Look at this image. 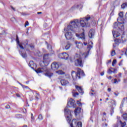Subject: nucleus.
Segmentation results:
<instances>
[{"mask_svg":"<svg viewBox=\"0 0 127 127\" xmlns=\"http://www.w3.org/2000/svg\"><path fill=\"white\" fill-rule=\"evenodd\" d=\"M91 20V17L88 16L85 18H81L80 20L75 19L70 22L69 25L67 26V32L65 34V37L67 40H70L72 39V31L73 33H75L79 31V27L80 26V23L82 27H86V26H89V23L88 21Z\"/></svg>","mask_w":127,"mask_h":127,"instance_id":"1","label":"nucleus"},{"mask_svg":"<svg viewBox=\"0 0 127 127\" xmlns=\"http://www.w3.org/2000/svg\"><path fill=\"white\" fill-rule=\"evenodd\" d=\"M77 73L75 72V71H72L71 72V75L74 81H75V80H77V79H80L81 76H85V73H84V71L82 70L80 68H77Z\"/></svg>","mask_w":127,"mask_h":127,"instance_id":"2","label":"nucleus"},{"mask_svg":"<svg viewBox=\"0 0 127 127\" xmlns=\"http://www.w3.org/2000/svg\"><path fill=\"white\" fill-rule=\"evenodd\" d=\"M74 59L75 60L74 61L75 66L77 67H83V62H82V58H81L80 54H76L74 56Z\"/></svg>","mask_w":127,"mask_h":127,"instance_id":"3","label":"nucleus"},{"mask_svg":"<svg viewBox=\"0 0 127 127\" xmlns=\"http://www.w3.org/2000/svg\"><path fill=\"white\" fill-rule=\"evenodd\" d=\"M64 115L66 116V121L68 124L71 123V120L72 119L71 111L68 109V107L64 108Z\"/></svg>","mask_w":127,"mask_h":127,"instance_id":"4","label":"nucleus"},{"mask_svg":"<svg viewBox=\"0 0 127 127\" xmlns=\"http://www.w3.org/2000/svg\"><path fill=\"white\" fill-rule=\"evenodd\" d=\"M71 127H82V122H79L77 123L76 120H72V123L70 125Z\"/></svg>","mask_w":127,"mask_h":127,"instance_id":"5","label":"nucleus"},{"mask_svg":"<svg viewBox=\"0 0 127 127\" xmlns=\"http://www.w3.org/2000/svg\"><path fill=\"white\" fill-rule=\"evenodd\" d=\"M67 105L68 107H73V108H76V104H75V100L70 98L69 101L67 102Z\"/></svg>","mask_w":127,"mask_h":127,"instance_id":"6","label":"nucleus"},{"mask_svg":"<svg viewBox=\"0 0 127 127\" xmlns=\"http://www.w3.org/2000/svg\"><path fill=\"white\" fill-rule=\"evenodd\" d=\"M47 67H46V66L43 67H40L38 68L37 70H36V72L38 74L39 73H43V72H47Z\"/></svg>","mask_w":127,"mask_h":127,"instance_id":"7","label":"nucleus"},{"mask_svg":"<svg viewBox=\"0 0 127 127\" xmlns=\"http://www.w3.org/2000/svg\"><path fill=\"white\" fill-rule=\"evenodd\" d=\"M43 62L46 64H49L50 60L48 54H45L43 56Z\"/></svg>","mask_w":127,"mask_h":127,"instance_id":"8","label":"nucleus"},{"mask_svg":"<svg viewBox=\"0 0 127 127\" xmlns=\"http://www.w3.org/2000/svg\"><path fill=\"white\" fill-rule=\"evenodd\" d=\"M58 68H59V64L56 63H54L52 64H51V68L52 70H54V71H56V70L58 69Z\"/></svg>","mask_w":127,"mask_h":127,"instance_id":"9","label":"nucleus"},{"mask_svg":"<svg viewBox=\"0 0 127 127\" xmlns=\"http://www.w3.org/2000/svg\"><path fill=\"white\" fill-rule=\"evenodd\" d=\"M89 45L87 46V49H88V51L87 52V53L86 54V55L85 56V58H87V56H89V53L90 52V50L93 48V46L91 45V44L93 45L92 42H89Z\"/></svg>","mask_w":127,"mask_h":127,"instance_id":"10","label":"nucleus"},{"mask_svg":"<svg viewBox=\"0 0 127 127\" xmlns=\"http://www.w3.org/2000/svg\"><path fill=\"white\" fill-rule=\"evenodd\" d=\"M28 65L33 70H34V68H36V64L34 63V62H33V61H30Z\"/></svg>","mask_w":127,"mask_h":127,"instance_id":"11","label":"nucleus"},{"mask_svg":"<svg viewBox=\"0 0 127 127\" xmlns=\"http://www.w3.org/2000/svg\"><path fill=\"white\" fill-rule=\"evenodd\" d=\"M16 41L17 42V45L18 46H19L21 49H22V50L24 49V48L22 46V45L20 44L19 39L18 38V36L17 35H16Z\"/></svg>","mask_w":127,"mask_h":127,"instance_id":"12","label":"nucleus"},{"mask_svg":"<svg viewBox=\"0 0 127 127\" xmlns=\"http://www.w3.org/2000/svg\"><path fill=\"white\" fill-rule=\"evenodd\" d=\"M75 35L77 37H79V38L82 39V40H84V39H85V32H84V31L81 34L79 35L78 34H76Z\"/></svg>","mask_w":127,"mask_h":127,"instance_id":"13","label":"nucleus"},{"mask_svg":"<svg viewBox=\"0 0 127 127\" xmlns=\"http://www.w3.org/2000/svg\"><path fill=\"white\" fill-rule=\"evenodd\" d=\"M94 35H95V30H90L89 33V37L90 38H93V37H94Z\"/></svg>","mask_w":127,"mask_h":127,"instance_id":"14","label":"nucleus"},{"mask_svg":"<svg viewBox=\"0 0 127 127\" xmlns=\"http://www.w3.org/2000/svg\"><path fill=\"white\" fill-rule=\"evenodd\" d=\"M61 83L62 86H66V85L69 84V81L65 79H62L61 80Z\"/></svg>","mask_w":127,"mask_h":127,"instance_id":"15","label":"nucleus"},{"mask_svg":"<svg viewBox=\"0 0 127 127\" xmlns=\"http://www.w3.org/2000/svg\"><path fill=\"white\" fill-rule=\"evenodd\" d=\"M63 58L62 59H64V60H68V58H69V55L66 53H63Z\"/></svg>","mask_w":127,"mask_h":127,"instance_id":"16","label":"nucleus"},{"mask_svg":"<svg viewBox=\"0 0 127 127\" xmlns=\"http://www.w3.org/2000/svg\"><path fill=\"white\" fill-rule=\"evenodd\" d=\"M119 17H118V18L117 19L118 21H119V20H122L121 18H123V17H124V12H120L119 13Z\"/></svg>","mask_w":127,"mask_h":127,"instance_id":"17","label":"nucleus"},{"mask_svg":"<svg viewBox=\"0 0 127 127\" xmlns=\"http://www.w3.org/2000/svg\"><path fill=\"white\" fill-rule=\"evenodd\" d=\"M75 88H76V90H77V91L79 92V93H80L81 94L83 93V89H82V88H81L80 87H79L78 85H76Z\"/></svg>","mask_w":127,"mask_h":127,"instance_id":"18","label":"nucleus"},{"mask_svg":"<svg viewBox=\"0 0 127 127\" xmlns=\"http://www.w3.org/2000/svg\"><path fill=\"white\" fill-rule=\"evenodd\" d=\"M124 23H125V22L118 23V27L119 29H123L125 28V27L124 26Z\"/></svg>","mask_w":127,"mask_h":127,"instance_id":"19","label":"nucleus"},{"mask_svg":"<svg viewBox=\"0 0 127 127\" xmlns=\"http://www.w3.org/2000/svg\"><path fill=\"white\" fill-rule=\"evenodd\" d=\"M70 47H71V44L68 42L66 45L65 46V50H69L70 49Z\"/></svg>","mask_w":127,"mask_h":127,"instance_id":"20","label":"nucleus"},{"mask_svg":"<svg viewBox=\"0 0 127 127\" xmlns=\"http://www.w3.org/2000/svg\"><path fill=\"white\" fill-rule=\"evenodd\" d=\"M80 112H81V108H80V107L77 108L74 110V113H75V115H76V114H79Z\"/></svg>","mask_w":127,"mask_h":127,"instance_id":"21","label":"nucleus"},{"mask_svg":"<svg viewBox=\"0 0 127 127\" xmlns=\"http://www.w3.org/2000/svg\"><path fill=\"white\" fill-rule=\"evenodd\" d=\"M20 52V55H21V56L23 58H26V57H27V55L26 54V53H22V52H21V51H19Z\"/></svg>","mask_w":127,"mask_h":127,"instance_id":"22","label":"nucleus"},{"mask_svg":"<svg viewBox=\"0 0 127 127\" xmlns=\"http://www.w3.org/2000/svg\"><path fill=\"white\" fill-rule=\"evenodd\" d=\"M45 75L46 76H47V77H49V78H51V77L53 76V73L50 72H47L45 73Z\"/></svg>","mask_w":127,"mask_h":127,"instance_id":"23","label":"nucleus"},{"mask_svg":"<svg viewBox=\"0 0 127 127\" xmlns=\"http://www.w3.org/2000/svg\"><path fill=\"white\" fill-rule=\"evenodd\" d=\"M115 44L117 46H119V43L121 42V39H115Z\"/></svg>","mask_w":127,"mask_h":127,"instance_id":"24","label":"nucleus"},{"mask_svg":"<svg viewBox=\"0 0 127 127\" xmlns=\"http://www.w3.org/2000/svg\"><path fill=\"white\" fill-rule=\"evenodd\" d=\"M126 7H127V3H124L121 5V8H123V9H125Z\"/></svg>","mask_w":127,"mask_h":127,"instance_id":"25","label":"nucleus"},{"mask_svg":"<svg viewBox=\"0 0 127 127\" xmlns=\"http://www.w3.org/2000/svg\"><path fill=\"white\" fill-rule=\"evenodd\" d=\"M56 73H58V74H59V75H64V74H65V72L62 70L57 71H56Z\"/></svg>","mask_w":127,"mask_h":127,"instance_id":"26","label":"nucleus"},{"mask_svg":"<svg viewBox=\"0 0 127 127\" xmlns=\"http://www.w3.org/2000/svg\"><path fill=\"white\" fill-rule=\"evenodd\" d=\"M120 123L121 124V127H126V122H122V121H120Z\"/></svg>","mask_w":127,"mask_h":127,"instance_id":"27","label":"nucleus"},{"mask_svg":"<svg viewBox=\"0 0 127 127\" xmlns=\"http://www.w3.org/2000/svg\"><path fill=\"white\" fill-rule=\"evenodd\" d=\"M125 102H126V98H124L123 100H122V102L121 104V107L123 108L124 107V104H125Z\"/></svg>","mask_w":127,"mask_h":127,"instance_id":"28","label":"nucleus"},{"mask_svg":"<svg viewBox=\"0 0 127 127\" xmlns=\"http://www.w3.org/2000/svg\"><path fill=\"white\" fill-rule=\"evenodd\" d=\"M31 121L32 123H33V122H34V120H35V118H34V116H33V114L31 113Z\"/></svg>","mask_w":127,"mask_h":127,"instance_id":"29","label":"nucleus"},{"mask_svg":"<svg viewBox=\"0 0 127 127\" xmlns=\"http://www.w3.org/2000/svg\"><path fill=\"white\" fill-rule=\"evenodd\" d=\"M112 33L114 38L119 37V36H120V35H117V34H116V32L113 31Z\"/></svg>","mask_w":127,"mask_h":127,"instance_id":"30","label":"nucleus"},{"mask_svg":"<svg viewBox=\"0 0 127 127\" xmlns=\"http://www.w3.org/2000/svg\"><path fill=\"white\" fill-rule=\"evenodd\" d=\"M123 119L124 120H125V121H127V114H124L123 115Z\"/></svg>","mask_w":127,"mask_h":127,"instance_id":"31","label":"nucleus"},{"mask_svg":"<svg viewBox=\"0 0 127 127\" xmlns=\"http://www.w3.org/2000/svg\"><path fill=\"white\" fill-rule=\"evenodd\" d=\"M38 120L39 121H42L43 120V117H42V115L40 114L38 117Z\"/></svg>","mask_w":127,"mask_h":127,"instance_id":"32","label":"nucleus"},{"mask_svg":"<svg viewBox=\"0 0 127 127\" xmlns=\"http://www.w3.org/2000/svg\"><path fill=\"white\" fill-rule=\"evenodd\" d=\"M115 64H117V60H114L112 62V66L113 67H115Z\"/></svg>","mask_w":127,"mask_h":127,"instance_id":"33","label":"nucleus"},{"mask_svg":"<svg viewBox=\"0 0 127 127\" xmlns=\"http://www.w3.org/2000/svg\"><path fill=\"white\" fill-rule=\"evenodd\" d=\"M58 57H59V58L62 59V58H63V53L59 54L58 55Z\"/></svg>","mask_w":127,"mask_h":127,"instance_id":"34","label":"nucleus"},{"mask_svg":"<svg viewBox=\"0 0 127 127\" xmlns=\"http://www.w3.org/2000/svg\"><path fill=\"white\" fill-rule=\"evenodd\" d=\"M29 46L30 47V48L32 49V50H33V49H34L35 46H34L33 44H30V45H29Z\"/></svg>","mask_w":127,"mask_h":127,"instance_id":"35","label":"nucleus"},{"mask_svg":"<svg viewBox=\"0 0 127 127\" xmlns=\"http://www.w3.org/2000/svg\"><path fill=\"white\" fill-rule=\"evenodd\" d=\"M115 55H116V51L113 50L111 53V56H115Z\"/></svg>","mask_w":127,"mask_h":127,"instance_id":"36","label":"nucleus"},{"mask_svg":"<svg viewBox=\"0 0 127 127\" xmlns=\"http://www.w3.org/2000/svg\"><path fill=\"white\" fill-rule=\"evenodd\" d=\"M118 25H119V24H118L117 22H115L114 24V28H117L118 27Z\"/></svg>","mask_w":127,"mask_h":127,"instance_id":"37","label":"nucleus"},{"mask_svg":"<svg viewBox=\"0 0 127 127\" xmlns=\"http://www.w3.org/2000/svg\"><path fill=\"white\" fill-rule=\"evenodd\" d=\"M47 48L48 49H49V50H51L52 47H51V45H47Z\"/></svg>","mask_w":127,"mask_h":127,"instance_id":"38","label":"nucleus"},{"mask_svg":"<svg viewBox=\"0 0 127 127\" xmlns=\"http://www.w3.org/2000/svg\"><path fill=\"white\" fill-rule=\"evenodd\" d=\"M29 25V23L28 21H26L25 23V27H26V26H28Z\"/></svg>","mask_w":127,"mask_h":127,"instance_id":"39","label":"nucleus"},{"mask_svg":"<svg viewBox=\"0 0 127 127\" xmlns=\"http://www.w3.org/2000/svg\"><path fill=\"white\" fill-rule=\"evenodd\" d=\"M110 112H111V115L113 116V114L114 113V108L112 107L111 108Z\"/></svg>","mask_w":127,"mask_h":127,"instance_id":"40","label":"nucleus"},{"mask_svg":"<svg viewBox=\"0 0 127 127\" xmlns=\"http://www.w3.org/2000/svg\"><path fill=\"white\" fill-rule=\"evenodd\" d=\"M66 79H70V75L68 74L65 75Z\"/></svg>","mask_w":127,"mask_h":127,"instance_id":"41","label":"nucleus"},{"mask_svg":"<svg viewBox=\"0 0 127 127\" xmlns=\"http://www.w3.org/2000/svg\"><path fill=\"white\" fill-rule=\"evenodd\" d=\"M76 96H79V93L78 92L74 93L73 94V97H76Z\"/></svg>","mask_w":127,"mask_h":127,"instance_id":"42","label":"nucleus"},{"mask_svg":"<svg viewBox=\"0 0 127 127\" xmlns=\"http://www.w3.org/2000/svg\"><path fill=\"white\" fill-rule=\"evenodd\" d=\"M107 72L108 74H112V73H113V71L111 69V68H110Z\"/></svg>","mask_w":127,"mask_h":127,"instance_id":"43","label":"nucleus"},{"mask_svg":"<svg viewBox=\"0 0 127 127\" xmlns=\"http://www.w3.org/2000/svg\"><path fill=\"white\" fill-rule=\"evenodd\" d=\"M114 84H118L119 83V81H118V79L117 78L114 79Z\"/></svg>","mask_w":127,"mask_h":127,"instance_id":"44","label":"nucleus"},{"mask_svg":"<svg viewBox=\"0 0 127 127\" xmlns=\"http://www.w3.org/2000/svg\"><path fill=\"white\" fill-rule=\"evenodd\" d=\"M77 105H78V106H79V107H81V106H82V104L80 102H79V101H77Z\"/></svg>","mask_w":127,"mask_h":127,"instance_id":"45","label":"nucleus"},{"mask_svg":"<svg viewBox=\"0 0 127 127\" xmlns=\"http://www.w3.org/2000/svg\"><path fill=\"white\" fill-rule=\"evenodd\" d=\"M5 109H10V106H9V105H7L5 107Z\"/></svg>","mask_w":127,"mask_h":127,"instance_id":"46","label":"nucleus"},{"mask_svg":"<svg viewBox=\"0 0 127 127\" xmlns=\"http://www.w3.org/2000/svg\"><path fill=\"white\" fill-rule=\"evenodd\" d=\"M11 20L12 21H15V20H16L15 19V18L12 17V18H11Z\"/></svg>","mask_w":127,"mask_h":127,"instance_id":"47","label":"nucleus"},{"mask_svg":"<svg viewBox=\"0 0 127 127\" xmlns=\"http://www.w3.org/2000/svg\"><path fill=\"white\" fill-rule=\"evenodd\" d=\"M90 96H94V95H96V93H91L90 92Z\"/></svg>","mask_w":127,"mask_h":127,"instance_id":"48","label":"nucleus"},{"mask_svg":"<svg viewBox=\"0 0 127 127\" xmlns=\"http://www.w3.org/2000/svg\"><path fill=\"white\" fill-rule=\"evenodd\" d=\"M112 102L114 103V105H115V106H116L117 105V102H116V101L115 100H112Z\"/></svg>","mask_w":127,"mask_h":127,"instance_id":"49","label":"nucleus"},{"mask_svg":"<svg viewBox=\"0 0 127 127\" xmlns=\"http://www.w3.org/2000/svg\"><path fill=\"white\" fill-rule=\"evenodd\" d=\"M113 73H117V69L114 68V69H113Z\"/></svg>","mask_w":127,"mask_h":127,"instance_id":"50","label":"nucleus"},{"mask_svg":"<svg viewBox=\"0 0 127 127\" xmlns=\"http://www.w3.org/2000/svg\"><path fill=\"white\" fill-rule=\"evenodd\" d=\"M16 97H17L18 98H20V95H19V94H18V93H17V94H16Z\"/></svg>","mask_w":127,"mask_h":127,"instance_id":"51","label":"nucleus"},{"mask_svg":"<svg viewBox=\"0 0 127 127\" xmlns=\"http://www.w3.org/2000/svg\"><path fill=\"white\" fill-rule=\"evenodd\" d=\"M114 95H115V96H116V97H118V96H119V93L114 92Z\"/></svg>","mask_w":127,"mask_h":127,"instance_id":"52","label":"nucleus"},{"mask_svg":"<svg viewBox=\"0 0 127 127\" xmlns=\"http://www.w3.org/2000/svg\"><path fill=\"white\" fill-rule=\"evenodd\" d=\"M11 8H12V10H14V11H15V8H14V7H13L12 6H11Z\"/></svg>","mask_w":127,"mask_h":127,"instance_id":"53","label":"nucleus"},{"mask_svg":"<svg viewBox=\"0 0 127 127\" xmlns=\"http://www.w3.org/2000/svg\"><path fill=\"white\" fill-rule=\"evenodd\" d=\"M112 90V89H111V88H108V91L110 92H111V91Z\"/></svg>","mask_w":127,"mask_h":127,"instance_id":"54","label":"nucleus"},{"mask_svg":"<svg viewBox=\"0 0 127 127\" xmlns=\"http://www.w3.org/2000/svg\"><path fill=\"white\" fill-rule=\"evenodd\" d=\"M105 74V72H102L101 73V76H104V74Z\"/></svg>","mask_w":127,"mask_h":127,"instance_id":"55","label":"nucleus"},{"mask_svg":"<svg viewBox=\"0 0 127 127\" xmlns=\"http://www.w3.org/2000/svg\"><path fill=\"white\" fill-rule=\"evenodd\" d=\"M116 46H117V45H116V43H115V44H113V47H114V48H115V47H116Z\"/></svg>","mask_w":127,"mask_h":127,"instance_id":"56","label":"nucleus"},{"mask_svg":"<svg viewBox=\"0 0 127 127\" xmlns=\"http://www.w3.org/2000/svg\"><path fill=\"white\" fill-rule=\"evenodd\" d=\"M83 44L85 45V46H87V45H88V43L85 42L83 43Z\"/></svg>","mask_w":127,"mask_h":127,"instance_id":"57","label":"nucleus"},{"mask_svg":"<svg viewBox=\"0 0 127 127\" xmlns=\"http://www.w3.org/2000/svg\"><path fill=\"white\" fill-rule=\"evenodd\" d=\"M108 79L109 80H112V76H110L109 77H108Z\"/></svg>","mask_w":127,"mask_h":127,"instance_id":"58","label":"nucleus"},{"mask_svg":"<svg viewBox=\"0 0 127 127\" xmlns=\"http://www.w3.org/2000/svg\"><path fill=\"white\" fill-rule=\"evenodd\" d=\"M42 13V12H37V14H41Z\"/></svg>","mask_w":127,"mask_h":127,"instance_id":"59","label":"nucleus"},{"mask_svg":"<svg viewBox=\"0 0 127 127\" xmlns=\"http://www.w3.org/2000/svg\"><path fill=\"white\" fill-rule=\"evenodd\" d=\"M125 18L127 19V12L125 14Z\"/></svg>","mask_w":127,"mask_h":127,"instance_id":"60","label":"nucleus"},{"mask_svg":"<svg viewBox=\"0 0 127 127\" xmlns=\"http://www.w3.org/2000/svg\"><path fill=\"white\" fill-rule=\"evenodd\" d=\"M114 127H118V125L117 124L114 125Z\"/></svg>","mask_w":127,"mask_h":127,"instance_id":"61","label":"nucleus"},{"mask_svg":"<svg viewBox=\"0 0 127 127\" xmlns=\"http://www.w3.org/2000/svg\"><path fill=\"white\" fill-rule=\"evenodd\" d=\"M111 62H112V61L110 60L108 61V63H111Z\"/></svg>","mask_w":127,"mask_h":127,"instance_id":"62","label":"nucleus"},{"mask_svg":"<svg viewBox=\"0 0 127 127\" xmlns=\"http://www.w3.org/2000/svg\"><path fill=\"white\" fill-rule=\"evenodd\" d=\"M19 85H20L21 86H22V87H23V85H22V84L20 83H19Z\"/></svg>","mask_w":127,"mask_h":127,"instance_id":"63","label":"nucleus"},{"mask_svg":"<svg viewBox=\"0 0 127 127\" xmlns=\"http://www.w3.org/2000/svg\"><path fill=\"white\" fill-rule=\"evenodd\" d=\"M22 127H27V125H24L22 126Z\"/></svg>","mask_w":127,"mask_h":127,"instance_id":"64","label":"nucleus"}]
</instances>
